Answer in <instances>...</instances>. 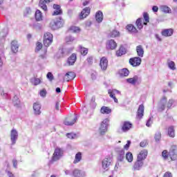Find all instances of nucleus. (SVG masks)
Masks as SVG:
<instances>
[{
    "label": "nucleus",
    "mask_w": 177,
    "mask_h": 177,
    "mask_svg": "<svg viewBox=\"0 0 177 177\" xmlns=\"http://www.w3.org/2000/svg\"><path fill=\"white\" fill-rule=\"evenodd\" d=\"M64 24V21L62 18L59 19L53 20L50 23V27L51 30H59V28H62Z\"/></svg>",
    "instance_id": "obj_1"
},
{
    "label": "nucleus",
    "mask_w": 177,
    "mask_h": 177,
    "mask_svg": "<svg viewBox=\"0 0 177 177\" xmlns=\"http://www.w3.org/2000/svg\"><path fill=\"white\" fill-rule=\"evenodd\" d=\"M146 156H138L137 161L133 165L134 171H140V168L143 167V160H145Z\"/></svg>",
    "instance_id": "obj_2"
},
{
    "label": "nucleus",
    "mask_w": 177,
    "mask_h": 177,
    "mask_svg": "<svg viewBox=\"0 0 177 177\" xmlns=\"http://www.w3.org/2000/svg\"><path fill=\"white\" fill-rule=\"evenodd\" d=\"M109 119L106 118L104 119L100 124V128H99V132L100 135H104L107 132V127H109Z\"/></svg>",
    "instance_id": "obj_3"
},
{
    "label": "nucleus",
    "mask_w": 177,
    "mask_h": 177,
    "mask_svg": "<svg viewBox=\"0 0 177 177\" xmlns=\"http://www.w3.org/2000/svg\"><path fill=\"white\" fill-rule=\"evenodd\" d=\"M77 120H78V118L76 115H71L64 120V124L69 126L74 125L77 122Z\"/></svg>",
    "instance_id": "obj_4"
},
{
    "label": "nucleus",
    "mask_w": 177,
    "mask_h": 177,
    "mask_svg": "<svg viewBox=\"0 0 177 177\" xmlns=\"http://www.w3.org/2000/svg\"><path fill=\"white\" fill-rule=\"evenodd\" d=\"M129 64L133 67H138L142 64V58L140 57H135L129 59Z\"/></svg>",
    "instance_id": "obj_5"
},
{
    "label": "nucleus",
    "mask_w": 177,
    "mask_h": 177,
    "mask_svg": "<svg viewBox=\"0 0 177 177\" xmlns=\"http://www.w3.org/2000/svg\"><path fill=\"white\" fill-rule=\"evenodd\" d=\"M19 138V132L15 129L10 131L11 145H16V142Z\"/></svg>",
    "instance_id": "obj_6"
},
{
    "label": "nucleus",
    "mask_w": 177,
    "mask_h": 177,
    "mask_svg": "<svg viewBox=\"0 0 177 177\" xmlns=\"http://www.w3.org/2000/svg\"><path fill=\"white\" fill-rule=\"evenodd\" d=\"M109 66V60L106 57H103L100 59V66L102 71H106L107 70V66Z\"/></svg>",
    "instance_id": "obj_7"
},
{
    "label": "nucleus",
    "mask_w": 177,
    "mask_h": 177,
    "mask_svg": "<svg viewBox=\"0 0 177 177\" xmlns=\"http://www.w3.org/2000/svg\"><path fill=\"white\" fill-rule=\"evenodd\" d=\"M91 14V8L86 7L84 9L82 10L80 15V20H84V19L86 18L87 16H89Z\"/></svg>",
    "instance_id": "obj_8"
},
{
    "label": "nucleus",
    "mask_w": 177,
    "mask_h": 177,
    "mask_svg": "<svg viewBox=\"0 0 177 177\" xmlns=\"http://www.w3.org/2000/svg\"><path fill=\"white\" fill-rule=\"evenodd\" d=\"M41 103L39 102H35L33 104V113L35 115H41Z\"/></svg>",
    "instance_id": "obj_9"
},
{
    "label": "nucleus",
    "mask_w": 177,
    "mask_h": 177,
    "mask_svg": "<svg viewBox=\"0 0 177 177\" xmlns=\"http://www.w3.org/2000/svg\"><path fill=\"white\" fill-rule=\"evenodd\" d=\"M165 106H167V97H163L158 103L159 111H164L165 110Z\"/></svg>",
    "instance_id": "obj_10"
},
{
    "label": "nucleus",
    "mask_w": 177,
    "mask_h": 177,
    "mask_svg": "<svg viewBox=\"0 0 177 177\" xmlns=\"http://www.w3.org/2000/svg\"><path fill=\"white\" fill-rule=\"evenodd\" d=\"M144 114H145V106L143 104H140L138 107L136 117L139 120H142V118H143Z\"/></svg>",
    "instance_id": "obj_11"
},
{
    "label": "nucleus",
    "mask_w": 177,
    "mask_h": 177,
    "mask_svg": "<svg viewBox=\"0 0 177 177\" xmlns=\"http://www.w3.org/2000/svg\"><path fill=\"white\" fill-rule=\"evenodd\" d=\"M106 48L107 49H111V50H113L117 48V43L113 39L108 40L106 41Z\"/></svg>",
    "instance_id": "obj_12"
},
{
    "label": "nucleus",
    "mask_w": 177,
    "mask_h": 177,
    "mask_svg": "<svg viewBox=\"0 0 177 177\" xmlns=\"http://www.w3.org/2000/svg\"><path fill=\"white\" fill-rule=\"evenodd\" d=\"M75 62H77V55L75 53H73L67 60V64L68 66H74L75 64Z\"/></svg>",
    "instance_id": "obj_13"
},
{
    "label": "nucleus",
    "mask_w": 177,
    "mask_h": 177,
    "mask_svg": "<svg viewBox=\"0 0 177 177\" xmlns=\"http://www.w3.org/2000/svg\"><path fill=\"white\" fill-rule=\"evenodd\" d=\"M140 82V77L138 75H135L133 77L127 79V82L131 85H136V82Z\"/></svg>",
    "instance_id": "obj_14"
},
{
    "label": "nucleus",
    "mask_w": 177,
    "mask_h": 177,
    "mask_svg": "<svg viewBox=\"0 0 177 177\" xmlns=\"http://www.w3.org/2000/svg\"><path fill=\"white\" fill-rule=\"evenodd\" d=\"M52 0H40L39 2V6L44 10V12H46L48 10V6H46V3H49Z\"/></svg>",
    "instance_id": "obj_15"
},
{
    "label": "nucleus",
    "mask_w": 177,
    "mask_h": 177,
    "mask_svg": "<svg viewBox=\"0 0 177 177\" xmlns=\"http://www.w3.org/2000/svg\"><path fill=\"white\" fill-rule=\"evenodd\" d=\"M133 124L130 122H124L122 126L123 132H128L131 128H132Z\"/></svg>",
    "instance_id": "obj_16"
},
{
    "label": "nucleus",
    "mask_w": 177,
    "mask_h": 177,
    "mask_svg": "<svg viewBox=\"0 0 177 177\" xmlns=\"http://www.w3.org/2000/svg\"><path fill=\"white\" fill-rule=\"evenodd\" d=\"M95 20L97 23H102L103 21V12L100 10H98L95 13Z\"/></svg>",
    "instance_id": "obj_17"
},
{
    "label": "nucleus",
    "mask_w": 177,
    "mask_h": 177,
    "mask_svg": "<svg viewBox=\"0 0 177 177\" xmlns=\"http://www.w3.org/2000/svg\"><path fill=\"white\" fill-rule=\"evenodd\" d=\"M11 50L13 53H17L19 52V44L17 41H12L11 43Z\"/></svg>",
    "instance_id": "obj_18"
},
{
    "label": "nucleus",
    "mask_w": 177,
    "mask_h": 177,
    "mask_svg": "<svg viewBox=\"0 0 177 177\" xmlns=\"http://www.w3.org/2000/svg\"><path fill=\"white\" fill-rule=\"evenodd\" d=\"M75 78V73L74 72H68L65 75L66 81H71Z\"/></svg>",
    "instance_id": "obj_19"
},
{
    "label": "nucleus",
    "mask_w": 177,
    "mask_h": 177,
    "mask_svg": "<svg viewBox=\"0 0 177 177\" xmlns=\"http://www.w3.org/2000/svg\"><path fill=\"white\" fill-rule=\"evenodd\" d=\"M136 52L139 57H143L145 55V50L143 49V46H142V45H139L136 47Z\"/></svg>",
    "instance_id": "obj_20"
},
{
    "label": "nucleus",
    "mask_w": 177,
    "mask_h": 177,
    "mask_svg": "<svg viewBox=\"0 0 177 177\" xmlns=\"http://www.w3.org/2000/svg\"><path fill=\"white\" fill-rule=\"evenodd\" d=\"M73 175L74 177H84L85 176V172H82L81 170L75 169L73 172Z\"/></svg>",
    "instance_id": "obj_21"
},
{
    "label": "nucleus",
    "mask_w": 177,
    "mask_h": 177,
    "mask_svg": "<svg viewBox=\"0 0 177 177\" xmlns=\"http://www.w3.org/2000/svg\"><path fill=\"white\" fill-rule=\"evenodd\" d=\"M120 161H128V162H132L133 161V156H120Z\"/></svg>",
    "instance_id": "obj_22"
},
{
    "label": "nucleus",
    "mask_w": 177,
    "mask_h": 177,
    "mask_svg": "<svg viewBox=\"0 0 177 177\" xmlns=\"http://www.w3.org/2000/svg\"><path fill=\"white\" fill-rule=\"evenodd\" d=\"M174 34V30L172 29H165L162 31V35L163 37H171Z\"/></svg>",
    "instance_id": "obj_23"
},
{
    "label": "nucleus",
    "mask_w": 177,
    "mask_h": 177,
    "mask_svg": "<svg viewBox=\"0 0 177 177\" xmlns=\"http://www.w3.org/2000/svg\"><path fill=\"white\" fill-rule=\"evenodd\" d=\"M169 156H177V147L172 145L169 149Z\"/></svg>",
    "instance_id": "obj_24"
},
{
    "label": "nucleus",
    "mask_w": 177,
    "mask_h": 177,
    "mask_svg": "<svg viewBox=\"0 0 177 177\" xmlns=\"http://www.w3.org/2000/svg\"><path fill=\"white\" fill-rule=\"evenodd\" d=\"M167 133L169 138H175V129L174 128V126H170L168 128Z\"/></svg>",
    "instance_id": "obj_25"
},
{
    "label": "nucleus",
    "mask_w": 177,
    "mask_h": 177,
    "mask_svg": "<svg viewBox=\"0 0 177 177\" xmlns=\"http://www.w3.org/2000/svg\"><path fill=\"white\" fill-rule=\"evenodd\" d=\"M127 53V50L124 46H121L119 50L116 52V55L122 56V55H125Z\"/></svg>",
    "instance_id": "obj_26"
},
{
    "label": "nucleus",
    "mask_w": 177,
    "mask_h": 177,
    "mask_svg": "<svg viewBox=\"0 0 177 177\" xmlns=\"http://www.w3.org/2000/svg\"><path fill=\"white\" fill-rule=\"evenodd\" d=\"M12 103L15 106V107H17L19 109L20 107V100H19V97L17 95H15L12 100Z\"/></svg>",
    "instance_id": "obj_27"
},
{
    "label": "nucleus",
    "mask_w": 177,
    "mask_h": 177,
    "mask_svg": "<svg viewBox=\"0 0 177 177\" xmlns=\"http://www.w3.org/2000/svg\"><path fill=\"white\" fill-rule=\"evenodd\" d=\"M120 77H128L129 75V71L127 68H122L120 71Z\"/></svg>",
    "instance_id": "obj_28"
},
{
    "label": "nucleus",
    "mask_w": 177,
    "mask_h": 177,
    "mask_svg": "<svg viewBox=\"0 0 177 177\" xmlns=\"http://www.w3.org/2000/svg\"><path fill=\"white\" fill-rule=\"evenodd\" d=\"M35 19H36V21H41V20H42V12H41V10H36Z\"/></svg>",
    "instance_id": "obj_29"
},
{
    "label": "nucleus",
    "mask_w": 177,
    "mask_h": 177,
    "mask_svg": "<svg viewBox=\"0 0 177 177\" xmlns=\"http://www.w3.org/2000/svg\"><path fill=\"white\" fill-rule=\"evenodd\" d=\"M102 114H110L111 113V109H109L108 106H102L100 109Z\"/></svg>",
    "instance_id": "obj_30"
},
{
    "label": "nucleus",
    "mask_w": 177,
    "mask_h": 177,
    "mask_svg": "<svg viewBox=\"0 0 177 177\" xmlns=\"http://www.w3.org/2000/svg\"><path fill=\"white\" fill-rule=\"evenodd\" d=\"M126 28L128 31H130V32H138V29L132 24L127 25Z\"/></svg>",
    "instance_id": "obj_31"
},
{
    "label": "nucleus",
    "mask_w": 177,
    "mask_h": 177,
    "mask_svg": "<svg viewBox=\"0 0 177 177\" xmlns=\"http://www.w3.org/2000/svg\"><path fill=\"white\" fill-rule=\"evenodd\" d=\"M143 19L142 18H138L136 21V24L137 26V28H138V30H142V28H143V24H142V21Z\"/></svg>",
    "instance_id": "obj_32"
},
{
    "label": "nucleus",
    "mask_w": 177,
    "mask_h": 177,
    "mask_svg": "<svg viewBox=\"0 0 177 177\" xmlns=\"http://www.w3.org/2000/svg\"><path fill=\"white\" fill-rule=\"evenodd\" d=\"M64 151L62 148H56L53 156H63Z\"/></svg>",
    "instance_id": "obj_33"
},
{
    "label": "nucleus",
    "mask_w": 177,
    "mask_h": 177,
    "mask_svg": "<svg viewBox=\"0 0 177 177\" xmlns=\"http://www.w3.org/2000/svg\"><path fill=\"white\" fill-rule=\"evenodd\" d=\"M125 149H122L120 147H116L115 151L118 154V156H125Z\"/></svg>",
    "instance_id": "obj_34"
},
{
    "label": "nucleus",
    "mask_w": 177,
    "mask_h": 177,
    "mask_svg": "<svg viewBox=\"0 0 177 177\" xmlns=\"http://www.w3.org/2000/svg\"><path fill=\"white\" fill-rule=\"evenodd\" d=\"M110 160H109V158H105L103 161H102V167L104 168V169H106V168H109V167H110Z\"/></svg>",
    "instance_id": "obj_35"
},
{
    "label": "nucleus",
    "mask_w": 177,
    "mask_h": 177,
    "mask_svg": "<svg viewBox=\"0 0 177 177\" xmlns=\"http://www.w3.org/2000/svg\"><path fill=\"white\" fill-rule=\"evenodd\" d=\"M144 20L145 22L143 23L144 26H147V23L150 21V17L147 12H144L143 14Z\"/></svg>",
    "instance_id": "obj_36"
},
{
    "label": "nucleus",
    "mask_w": 177,
    "mask_h": 177,
    "mask_svg": "<svg viewBox=\"0 0 177 177\" xmlns=\"http://www.w3.org/2000/svg\"><path fill=\"white\" fill-rule=\"evenodd\" d=\"M44 39H46L47 41H53V35L50 32H46L44 34Z\"/></svg>",
    "instance_id": "obj_37"
},
{
    "label": "nucleus",
    "mask_w": 177,
    "mask_h": 177,
    "mask_svg": "<svg viewBox=\"0 0 177 177\" xmlns=\"http://www.w3.org/2000/svg\"><path fill=\"white\" fill-rule=\"evenodd\" d=\"M80 49L82 56H86V55H88V48L83 47L82 46H80Z\"/></svg>",
    "instance_id": "obj_38"
},
{
    "label": "nucleus",
    "mask_w": 177,
    "mask_h": 177,
    "mask_svg": "<svg viewBox=\"0 0 177 177\" xmlns=\"http://www.w3.org/2000/svg\"><path fill=\"white\" fill-rule=\"evenodd\" d=\"M30 82L33 84V85H39L41 84V80L38 77H33L30 80Z\"/></svg>",
    "instance_id": "obj_39"
},
{
    "label": "nucleus",
    "mask_w": 177,
    "mask_h": 177,
    "mask_svg": "<svg viewBox=\"0 0 177 177\" xmlns=\"http://www.w3.org/2000/svg\"><path fill=\"white\" fill-rule=\"evenodd\" d=\"M160 10H162L164 13H170L171 8L167 6H160Z\"/></svg>",
    "instance_id": "obj_40"
},
{
    "label": "nucleus",
    "mask_w": 177,
    "mask_h": 177,
    "mask_svg": "<svg viewBox=\"0 0 177 177\" xmlns=\"http://www.w3.org/2000/svg\"><path fill=\"white\" fill-rule=\"evenodd\" d=\"M110 37H111V38H116V37H120V32L116 30H113L111 32Z\"/></svg>",
    "instance_id": "obj_41"
},
{
    "label": "nucleus",
    "mask_w": 177,
    "mask_h": 177,
    "mask_svg": "<svg viewBox=\"0 0 177 177\" xmlns=\"http://www.w3.org/2000/svg\"><path fill=\"white\" fill-rule=\"evenodd\" d=\"M155 142H158L161 140V132L157 131L154 136Z\"/></svg>",
    "instance_id": "obj_42"
},
{
    "label": "nucleus",
    "mask_w": 177,
    "mask_h": 177,
    "mask_svg": "<svg viewBox=\"0 0 177 177\" xmlns=\"http://www.w3.org/2000/svg\"><path fill=\"white\" fill-rule=\"evenodd\" d=\"M69 31H71V32H80L81 31V29L78 28L77 26H71L69 28Z\"/></svg>",
    "instance_id": "obj_43"
},
{
    "label": "nucleus",
    "mask_w": 177,
    "mask_h": 177,
    "mask_svg": "<svg viewBox=\"0 0 177 177\" xmlns=\"http://www.w3.org/2000/svg\"><path fill=\"white\" fill-rule=\"evenodd\" d=\"M168 67L171 70H176V68L175 67V62L173 61L168 62Z\"/></svg>",
    "instance_id": "obj_44"
},
{
    "label": "nucleus",
    "mask_w": 177,
    "mask_h": 177,
    "mask_svg": "<svg viewBox=\"0 0 177 177\" xmlns=\"http://www.w3.org/2000/svg\"><path fill=\"white\" fill-rule=\"evenodd\" d=\"M60 160V156H53L52 157V159L50 161V164H53L55 161H57Z\"/></svg>",
    "instance_id": "obj_45"
},
{
    "label": "nucleus",
    "mask_w": 177,
    "mask_h": 177,
    "mask_svg": "<svg viewBox=\"0 0 177 177\" xmlns=\"http://www.w3.org/2000/svg\"><path fill=\"white\" fill-rule=\"evenodd\" d=\"M66 41L67 44H70V42H74V41H75V38H74L72 36H67L66 37Z\"/></svg>",
    "instance_id": "obj_46"
},
{
    "label": "nucleus",
    "mask_w": 177,
    "mask_h": 177,
    "mask_svg": "<svg viewBox=\"0 0 177 177\" xmlns=\"http://www.w3.org/2000/svg\"><path fill=\"white\" fill-rule=\"evenodd\" d=\"M66 136L68 139H75V138H77V134L74 133H66Z\"/></svg>",
    "instance_id": "obj_47"
},
{
    "label": "nucleus",
    "mask_w": 177,
    "mask_h": 177,
    "mask_svg": "<svg viewBox=\"0 0 177 177\" xmlns=\"http://www.w3.org/2000/svg\"><path fill=\"white\" fill-rule=\"evenodd\" d=\"M44 46H46V48H48V46H49V45H50V44H52V42H53V41L52 40H46L45 39H44Z\"/></svg>",
    "instance_id": "obj_48"
},
{
    "label": "nucleus",
    "mask_w": 177,
    "mask_h": 177,
    "mask_svg": "<svg viewBox=\"0 0 177 177\" xmlns=\"http://www.w3.org/2000/svg\"><path fill=\"white\" fill-rule=\"evenodd\" d=\"M32 27L35 30H41V24L38 22L33 24Z\"/></svg>",
    "instance_id": "obj_49"
},
{
    "label": "nucleus",
    "mask_w": 177,
    "mask_h": 177,
    "mask_svg": "<svg viewBox=\"0 0 177 177\" xmlns=\"http://www.w3.org/2000/svg\"><path fill=\"white\" fill-rule=\"evenodd\" d=\"M86 60H87V63H88L90 66H92V64H93V56L88 57Z\"/></svg>",
    "instance_id": "obj_50"
},
{
    "label": "nucleus",
    "mask_w": 177,
    "mask_h": 177,
    "mask_svg": "<svg viewBox=\"0 0 177 177\" xmlns=\"http://www.w3.org/2000/svg\"><path fill=\"white\" fill-rule=\"evenodd\" d=\"M62 14H63V11L62 10H55L53 12V16H58V15H62Z\"/></svg>",
    "instance_id": "obj_51"
},
{
    "label": "nucleus",
    "mask_w": 177,
    "mask_h": 177,
    "mask_svg": "<svg viewBox=\"0 0 177 177\" xmlns=\"http://www.w3.org/2000/svg\"><path fill=\"white\" fill-rule=\"evenodd\" d=\"M82 157L81 156H76L75 158L73 161V164H77V162H80L81 161Z\"/></svg>",
    "instance_id": "obj_52"
},
{
    "label": "nucleus",
    "mask_w": 177,
    "mask_h": 177,
    "mask_svg": "<svg viewBox=\"0 0 177 177\" xmlns=\"http://www.w3.org/2000/svg\"><path fill=\"white\" fill-rule=\"evenodd\" d=\"M46 77H47L48 80H49V81H53V80H54L53 74H52V73H50V72H48L47 73Z\"/></svg>",
    "instance_id": "obj_53"
},
{
    "label": "nucleus",
    "mask_w": 177,
    "mask_h": 177,
    "mask_svg": "<svg viewBox=\"0 0 177 177\" xmlns=\"http://www.w3.org/2000/svg\"><path fill=\"white\" fill-rule=\"evenodd\" d=\"M149 145L147 140H145L140 143V147H146Z\"/></svg>",
    "instance_id": "obj_54"
},
{
    "label": "nucleus",
    "mask_w": 177,
    "mask_h": 177,
    "mask_svg": "<svg viewBox=\"0 0 177 177\" xmlns=\"http://www.w3.org/2000/svg\"><path fill=\"white\" fill-rule=\"evenodd\" d=\"M42 49V43L41 42H37V47H36V51L39 52Z\"/></svg>",
    "instance_id": "obj_55"
},
{
    "label": "nucleus",
    "mask_w": 177,
    "mask_h": 177,
    "mask_svg": "<svg viewBox=\"0 0 177 177\" xmlns=\"http://www.w3.org/2000/svg\"><path fill=\"white\" fill-rule=\"evenodd\" d=\"M129 146H131V140H127V143L124 146V149L126 150V151L129 150Z\"/></svg>",
    "instance_id": "obj_56"
},
{
    "label": "nucleus",
    "mask_w": 177,
    "mask_h": 177,
    "mask_svg": "<svg viewBox=\"0 0 177 177\" xmlns=\"http://www.w3.org/2000/svg\"><path fill=\"white\" fill-rule=\"evenodd\" d=\"M147 154H149V152L147 151V150L143 149L140 152L139 156H147Z\"/></svg>",
    "instance_id": "obj_57"
},
{
    "label": "nucleus",
    "mask_w": 177,
    "mask_h": 177,
    "mask_svg": "<svg viewBox=\"0 0 177 177\" xmlns=\"http://www.w3.org/2000/svg\"><path fill=\"white\" fill-rule=\"evenodd\" d=\"M39 94H40V96H41V97H45V96H46V89L41 90Z\"/></svg>",
    "instance_id": "obj_58"
},
{
    "label": "nucleus",
    "mask_w": 177,
    "mask_h": 177,
    "mask_svg": "<svg viewBox=\"0 0 177 177\" xmlns=\"http://www.w3.org/2000/svg\"><path fill=\"white\" fill-rule=\"evenodd\" d=\"M172 104H174V100H169L167 102V109H171Z\"/></svg>",
    "instance_id": "obj_59"
},
{
    "label": "nucleus",
    "mask_w": 177,
    "mask_h": 177,
    "mask_svg": "<svg viewBox=\"0 0 177 177\" xmlns=\"http://www.w3.org/2000/svg\"><path fill=\"white\" fill-rule=\"evenodd\" d=\"M153 124V120L151 118H149V120L147 121L146 125L147 127H151V124Z\"/></svg>",
    "instance_id": "obj_60"
},
{
    "label": "nucleus",
    "mask_w": 177,
    "mask_h": 177,
    "mask_svg": "<svg viewBox=\"0 0 177 177\" xmlns=\"http://www.w3.org/2000/svg\"><path fill=\"white\" fill-rule=\"evenodd\" d=\"M108 93H109L110 97H111L112 99H114V97H115V94H114V93L111 90L109 89L108 91Z\"/></svg>",
    "instance_id": "obj_61"
},
{
    "label": "nucleus",
    "mask_w": 177,
    "mask_h": 177,
    "mask_svg": "<svg viewBox=\"0 0 177 177\" xmlns=\"http://www.w3.org/2000/svg\"><path fill=\"white\" fill-rule=\"evenodd\" d=\"M163 177H173L172 173H171L170 171H167L164 174Z\"/></svg>",
    "instance_id": "obj_62"
},
{
    "label": "nucleus",
    "mask_w": 177,
    "mask_h": 177,
    "mask_svg": "<svg viewBox=\"0 0 177 177\" xmlns=\"http://www.w3.org/2000/svg\"><path fill=\"white\" fill-rule=\"evenodd\" d=\"M97 75V73H96V72L91 73V80H96Z\"/></svg>",
    "instance_id": "obj_63"
},
{
    "label": "nucleus",
    "mask_w": 177,
    "mask_h": 177,
    "mask_svg": "<svg viewBox=\"0 0 177 177\" xmlns=\"http://www.w3.org/2000/svg\"><path fill=\"white\" fill-rule=\"evenodd\" d=\"M12 164H13L14 168H17V160L16 159H14L12 160Z\"/></svg>",
    "instance_id": "obj_64"
}]
</instances>
